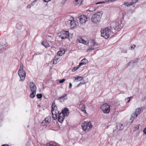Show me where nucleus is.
I'll use <instances>...</instances> for the list:
<instances>
[{
	"label": "nucleus",
	"mask_w": 146,
	"mask_h": 146,
	"mask_svg": "<svg viewBox=\"0 0 146 146\" xmlns=\"http://www.w3.org/2000/svg\"><path fill=\"white\" fill-rule=\"evenodd\" d=\"M103 14L102 12H99L92 15L91 19L94 23L97 24H99Z\"/></svg>",
	"instance_id": "f257e3e1"
},
{
	"label": "nucleus",
	"mask_w": 146,
	"mask_h": 146,
	"mask_svg": "<svg viewBox=\"0 0 146 146\" xmlns=\"http://www.w3.org/2000/svg\"><path fill=\"white\" fill-rule=\"evenodd\" d=\"M111 27H107L102 29L101 31V36L106 39H107L110 35L111 31Z\"/></svg>",
	"instance_id": "f03ea898"
},
{
	"label": "nucleus",
	"mask_w": 146,
	"mask_h": 146,
	"mask_svg": "<svg viewBox=\"0 0 146 146\" xmlns=\"http://www.w3.org/2000/svg\"><path fill=\"white\" fill-rule=\"evenodd\" d=\"M81 127L84 130H89L92 128V125L90 121H84L81 125Z\"/></svg>",
	"instance_id": "7ed1b4c3"
},
{
	"label": "nucleus",
	"mask_w": 146,
	"mask_h": 146,
	"mask_svg": "<svg viewBox=\"0 0 146 146\" xmlns=\"http://www.w3.org/2000/svg\"><path fill=\"white\" fill-rule=\"evenodd\" d=\"M101 109L104 113H108L110 111V106L107 104H103L101 106Z\"/></svg>",
	"instance_id": "20e7f679"
},
{
	"label": "nucleus",
	"mask_w": 146,
	"mask_h": 146,
	"mask_svg": "<svg viewBox=\"0 0 146 146\" xmlns=\"http://www.w3.org/2000/svg\"><path fill=\"white\" fill-rule=\"evenodd\" d=\"M92 46L90 48H88L87 50V52H90L92 50L94 49L95 48H97L99 46V45L94 40H92L91 42Z\"/></svg>",
	"instance_id": "39448f33"
},
{
	"label": "nucleus",
	"mask_w": 146,
	"mask_h": 146,
	"mask_svg": "<svg viewBox=\"0 0 146 146\" xmlns=\"http://www.w3.org/2000/svg\"><path fill=\"white\" fill-rule=\"evenodd\" d=\"M18 74L21 80L23 81L25 79L26 74L23 69H19L18 71Z\"/></svg>",
	"instance_id": "423d86ee"
},
{
	"label": "nucleus",
	"mask_w": 146,
	"mask_h": 146,
	"mask_svg": "<svg viewBox=\"0 0 146 146\" xmlns=\"http://www.w3.org/2000/svg\"><path fill=\"white\" fill-rule=\"evenodd\" d=\"M78 18L81 23H85L87 19V17L84 15H81L78 17Z\"/></svg>",
	"instance_id": "0eeeda50"
},
{
	"label": "nucleus",
	"mask_w": 146,
	"mask_h": 146,
	"mask_svg": "<svg viewBox=\"0 0 146 146\" xmlns=\"http://www.w3.org/2000/svg\"><path fill=\"white\" fill-rule=\"evenodd\" d=\"M141 111V109L140 108H137L136 109L135 112L132 115L131 119L133 121L135 118L136 117L138 114H139Z\"/></svg>",
	"instance_id": "6e6552de"
},
{
	"label": "nucleus",
	"mask_w": 146,
	"mask_h": 146,
	"mask_svg": "<svg viewBox=\"0 0 146 146\" xmlns=\"http://www.w3.org/2000/svg\"><path fill=\"white\" fill-rule=\"evenodd\" d=\"M60 37L62 39H64L69 37V33L68 31H64L61 32Z\"/></svg>",
	"instance_id": "1a4fd4ad"
},
{
	"label": "nucleus",
	"mask_w": 146,
	"mask_h": 146,
	"mask_svg": "<svg viewBox=\"0 0 146 146\" xmlns=\"http://www.w3.org/2000/svg\"><path fill=\"white\" fill-rule=\"evenodd\" d=\"M115 26L114 27L115 29H117V30L119 31L120 28L122 27L123 25L121 24V21H118L115 24Z\"/></svg>",
	"instance_id": "9d476101"
},
{
	"label": "nucleus",
	"mask_w": 146,
	"mask_h": 146,
	"mask_svg": "<svg viewBox=\"0 0 146 146\" xmlns=\"http://www.w3.org/2000/svg\"><path fill=\"white\" fill-rule=\"evenodd\" d=\"M29 85L30 88L31 92H36V88L35 83L33 82H31L30 83Z\"/></svg>",
	"instance_id": "9b49d317"
},
{
	"label": "nucleus",
	"mask_w": 146,
	"mask_h": 146,
	"mask_svg": "<svg viewBox=\"0 0 146 146\" xmlns=\"http://www.w3.org/2000/svg\"><path fill=\"white\" fill-rule=\"evenodd\" d=\"M67 95L66 94H65L60 97L58 99V100L60 102H62L67 100Z\"/></svg>",
	"instance_id": "f8f14e48"
},
{
	"label": "nucleus",
	"mask_w": 146,
	"mask_h": 146,
	"mask_svg": "<svg viewBox=\"0 0 146 146\" xmlns=\"http://www.w3.org/2000/svg\"><path fill=\"white\" fill-rule=\"evenodd\" d=\"M60 113L61 114H62L64 116H67L69 113L68 109L67 108H64L62 111V112Z\"/></svg>",
	"instance_id": "ddd939ff"
},
{
	"label": "nucleus",
	"mask_w": 146,
	"mask_h": 146,
	"mask_svg": "<svg viewBox=\"0 0 146 146\" xmlns=\"http://www.w3.org/2000/svg\"><path fill=\"white\" fill-rule=\"evenodd\" d=\"M52 113L53 114L54 113H56L57 110H56V105L54 102L53 103L52 105Z\"/></svg>",
	"instance_id": "4468645a"
},
{
	"label": "nucleus",
	"mask_w": 146,
	"mask_h": 146,
	"mask_svg": "<svg viewBox=\"0 0 146 146\" xmlns=\"http://www.w3.org/2000/svg\"><path fill=\"white\" fill-rule=\"evenodd\" d=\"M84 0H75L74 2L75 5L80 6L83 2Z\"/></svg>",
	"instance_id": "2eb2a0df"
},
{
	"label": "nucleus",
	"mask_w": 146,
	"mask_h": 146,
	"mask_svg": "<svg viewBox=\"0 0 146 146\" xmlns=\"http://www.w3.org/2000/svg\"><path fill=\"white\" fill-rule=\"evenodd\" d=\"M67 22L68 23L70 24V27L71 28H73L76 26V24L74 20H73V21L68 20L67 21Z\"/></svg>",
	"instance_id": "dca6fc26"
},
{
	"label": "nucleus",
	"mask_w": 146,
	"mask_h": 146,
	"mask_svg": "<svg viewBox=\"0 0 146 146\" xmlns=\"http://www.w3.org/2000/svg\"><path fill=\"white\" fill-rule=\"evenodd\" d=\"M64 117L65 116L63 115L62 114H61L60 113L58 117V121L60 123H62L64 118Z\"/></svg>",
	"instance_id": "f3484780"
},
{
	"label": "nucleus",
	"mask_w": 146,
	"mask_h": 146,
	"mask_svg": "<svg viewBox=\"0 0 146 146\" xmlns=\"http://www.w3.org/2000/svg\"><path fill=\"white\" fill-rule=\"evenodd\" d=\"M77 41L79 42L82 43L84 44L87 45L88 44V42L87 40H85L82 38H79L77 39Z\"/></svg>",
	"instance_id": "a211bd4d"
},
{
	"label": "nucleus",
	"mask_w": 146,
	"mask_h": 146,
	"mask_svg": "<svg viewBox=\"0 0 146 146\" xmlns=\"http://www.w3.org/2000/svg\"><path fill=\"white\" fill-rule=\"evenodd\" d=\"M88 62V60L84 58L81 60V62L79 63V66H80L82 65L86 64Z\"/></svg>",
	"instance_id": "6ab92c4d"
},
{
	"label": "nucleus",
	"mask_w": 146,
	"mask_h": 146,
	"mask_svg": "<svg viewBox=\"0 0 146 146\" xmlns=\"http://www.w3.org/2000/svg\"><path fill=\"white\" fill-rule=\"evenodd\" d=\"M42 44L46 48H47L50 46L47 40L43 41L42 43Z\"/></svg>",
	"instance_id": "aec40b11"
},
{
	"label": "nucleus",
	"mask_w": 146,
	"mask_h": 146,
	"mask_svg": "<svg viewBox=\"0 0 146 146\" xmlns=\"http://www.w3.org/2000/svg\"><path fill=\"white\" fill-rule=\"evenodd\" d=\"M50 117L46 118L45 119L42 121V123H45V125L48 124L50 121Z\"/></svg>",
	"instance_id": "412c9836"
},
{
	"label": "nucleus",
	"mask_w": 146,
	"mask_h": 146,
	"mask_svg": "<svg viewBox=\"0 0 146 146\" xmlns=\"http://www.w3.org/2000/svg\"><path fill=\"white\" fill-rule=\"evenodd\" d=\"M117 129L119 130H122L124 128V126L121 123L118 124L117 125Z\"/></svg>",
	"instance_id": "4be33fe9"
},
{
	"label": "nucleus",
	"mask_w": 146,
	"mask_h": 146,
	"mask_svg": "<svg viewBox=\"0 0 146 146\" xmlns=\"http://www.w3.org/2000/svg\"><path fill=\"white\" fill-rule=\"evenodd\" d=\"M7 48V46L5 44H0V50L6 49Z\"/></svg>",
	"instance_id": "5701e85b"
},
{
	"label": "nucleus",
	"mask_w": 146,
	"mask_h": 146,
	"mask_svg": "<svg viewBox=\"0 0 146 146\" xmlns=\"http://www.w3.org/2000/svg\"><path fill=\"white\" fill-rule=\"evenodd\" d=\"M65 52V50L63 49L62 50H60L57 52V54L59 56H61L64 54Z\"/></svg>",
	"instance_id": "b1692460"
},
{
	"label": "nucleus",
	"mask_w": 146,
	"mask_h": 146,
	"mask_svg": "<svg viewBox=\"0 0 146 146\" xmlns=\"http://www.w3.org/2000/svg\"><path fill=\"white\" fill-rule=\"evenodd\" d=\"M79 107L81 108V111L84 112L86 113V111L85 109V106L84 105L81 104L79 106Z\"/></svg>",
	"instance_id": "393cba45"
},
{
	"label": "nucleus",
	"mask_w": 146,
	"mask_h": 146,
	"mask_svg": "<svg viewBox=\"0 0 146 146\" xmlns=\"http://www.w3.org/2000/svg\"><path fill=\"white\" fill-rule=\"evenodd\" d=\"M46 146H59L58 145H54L52 142H50L49 143H48L46 144Z\"/></svg>",
	"instance_id": "a878e982"
},
{
	"label": "nucleus",
	"mask_w": 146,
	"mask_h": 146,
	"mask_svg": "<svg viewBox=\"0 0 146 146\" xmlns=\"http://www.w3.org/2000/svg\"><path fill=\"white\" fill-rule=\"evenodd\" d=\"M74 78L75 79V80H78V81H80L82 80V77L81 76H78L76 78L75 77Z\"/></svg>",
	"instance_id": "bb28decb"
},
{
	"label": "nucleus",
	"mask_w": 146,
	"mask_h": 146,
	"mask_svg": "<svg viewBox=\"0 0 146 146\" xmlns=\"http://www.w3.org/2000/svg\"><path fill=\"white\" fill-rule=\"evenodd\" d=\"M36 94V92H32V93L30 95V97L31 98H33L35 97Z\"/></svg>",
	"instance_id": "cd10ccee"
},
{
	"label": "nucleus",
	"mask_w": 146,
	"mask_h": 146,
	"mask_svg": "<svg viewBox=\"0 0 146 146\" xmlns=\"http://www.w3.org/2000/svg\"><path fill=\"white\" fill-rule=\"evenodd\" d=\"M58 112V111H56V113H54V114H52V117L55 120L57 118V115Z\"/></svg>",
	"instance_id": "c85d7f7f"
},
{
	"label": "nucleus",
	"mask_w": 146,
	"mask_h": 146,
	"mask_svg": "<svg viewBox=\"0 0 146 146\" xmlns=\"http://www.w3.org/2000/svg\"><path fill=\"white\" fill-rule=\"evenodd\" d=\"M123 5H125L128 7H129L132 5L131 3H129L127 2H125L124 3Z\"/></svg>",
	"instance_id": "c756f323"
},
{
	"label": "nucleus",
	"mask_w": 146,
	"mask_h": 146,
	"mask_svg": "<svg viewBox=\"0 0 146 146\" xmlns=\"http://www.w3.org/2000/svg\"><path fill=\"white\" fill-rule=\"evenodd\" d=\"M80 66H79V65L76 67H74L72 69V71L73 72H75V71H76L77 70H78L79 68L80 67Z\"/></svg>",
	"instance_id": "7c9ffc66"
},
{
	"label": "nucleus",
	"mask_w": 146,
	"mask_h": 146,
	"mask_svg": "<svg viewBox=\"0 0 146 146\" xmlns=\"http://www.w3.org/2000/svg\"><path fill=\"white\" fill-rule=\"evenodd\" d=\"M138 1V0H132L131 2L130 3H131L132 5L134 3H137Z\"/></svg>",
	"instance_id": "2f4dec72"
},
{
	"label": "nucleus",
	"mask_w": 146,
	"mask_h": 146,
	"mask_svg": "<svg viewBox=\"0 0 146 146\" xmlns=\"http://www.w3.org/2000/svg\"><path fill=\"white\" fill-rule=\"evenodd\" d=\"M36 96L38 99H40L42 97V95L41 94H38L36 95Z\"/></svg>",
	"instance_id": "473e14b6"
},
{
	"label": "nucleus",
	"mask_w": 146,
	"mask_h": 146,
	"mask_svg": "<svg viewBox=\"0 0 146 146\" xmlns=\"http://www.w3.org/2000/svg\"><path fill=\"white\" fill-rule=\"evenodd\" d=\"M125 101L126 102L128 103L129 102L130 100V97H128L126 99H125Z\"/></svg>",
	"instance_id": "72a5a7b5"
},
{
	"label": "nucleus",
	"mask_w": 146,
	"mask_h": 146,
	"mask_svg": "<svg viewBox=\"0 0 146 146\" xmlns=\"http://www.w3.org/2000/svg\"><path fill=\"white\" fill-rule=\"evenodd\" d=\"M65 80V79H62L61 80L59 81V82L60 83H62L63 82H64Z\"/></svg>",
	"instance_id": "f704fd0d"
},
{
	"label": "nucleus",
	"mask_w": 146,
	"mask_h": 146,
	"mask_svg": "<svg viewBox=\"0 0 146 146\" xmlns=\"http://www.w3.org/2000/svg\"><path fill=\"white\" fill-rule=\"evenodd\" d=\"M58 59L56 58L55 60H54L53 62V64H56L57 63V61Z\"/></svg>",
	"instance_id": "c9c22d12"
},
{
	"label": "nucleus",
	"mask_w": 146,
	"mask_h": 146,
	"mask_svg": "<svg viewBox=\"0 0 146 146\" xmlns=\"http://www.w3.org/2000/svg\"><path fill=\"white\" fill-rule=\"evenodd\" d=\"M19 69H21V70H23V64L22 63H21L20 64V68Z\"/></svg>",
	"instance_id": "e433bc0d"
},
{
	"label": "nucleus",
	"mask_w": 146,
	"mask_h": 146,
	"mask_svg": "<svg viewBox=\"0 0 146 146\" xmlns=\"http://www.w3.org/2000/svg\"><path fill=\"white\" fill-rule=\"evenodd\" d=\"M84 84V83H82V82H80L79 84H78V85L77 86V87H79L81 85Z\"/></svg>",
	"instance_id": "4c0bfd02"
},
{
	"label": "nucleus",
	"mask_w": 146,
	"mask_h": 146,
	"mask_svg": "<svg viewBox=\"0 0 146 146\" xmlns=\"http://www.w3.org/2000/svg\"><path fill=\"white\" fill-rule=\"evenodd\" d=\"M67 1V0H62L61 2V4H64Z\"/></svg>",
	"instance_id": "58836bf2"
},
{
	"label": "nucleus",
	"mask_w": 146,
	"mask_h": 146,
	"mask_svg": "<svg viewBox=\"0 0 146 146\" xmlns=\"http://www.w3.org/2000/svg\"><path fill=\"white\" fill-rule=\"evenodd\" d=\"M104 3V1H101V2H97V3H96V5H97V4H102V3Z\"/></svg>",
	"instance_id": "ea45409f"
},
{
	"label": "nucleus",
	"mask_w": 146,
	"mask_h": 146,
	"mask_svg": "<svg viewBox=\"0 0 146 146\" xmlns=\"http://www.w3.org/2000/svg\"><path fill=\"white\" fill-rule=\"evenodd\" d=\"M135 45H133L131 46V49H134L135 48Z\"/></svg>",
	"instance_id": "a19ab883"
},
{
	"label": "nucleus",
	"mask_w": 146,
	"mask_h": 146,
	"mask_svg": "<svg viewBox=\"0 0 146 146\" xmlns=\"http://www.w3.org/2000/svg\"><path fill=\"white\" fill-rule=\"evenodd\" d=\"M143 133L144 134H146V127L143 130Z\"/></svg>",
	"instance_id": "79ce46f5"
},
{
	"label": "nucleus",
	"mask_w": 146,
	"mask_h": 146,
	"mask_svg": "<svg viewBox=\"0 0 146 146\" xmlns=\"http://www.w3.org/2000/svg\"><path fill=\"white\" fill-rule=\"evenodd\" d=\"M72 84L71 83H70L69 84V88L71 89L72 88Z\"/></svg>",
	"instance_id": "37998d69"
},
{
	"label": "nucleus",
	"mask_w": 146,
	"mask_h": 146,
	"mask_svg": "<svg viewBox=\"0 0 146 146\" xmlns=\"http://www.w3.org/2000/svg\"><path fill=\"white\" fill-rule=\"evenodd\" d=\"M116 0H108V2H113L114 1H115Z\"/></svg>",
	"instance_id": "c03bdc74"
},
{
	"label": "nucleus",
	"mask_w": 146,
	"mask_h": 146,
	"mask_svg": "<svg viewBox=\"0 0 146 146\" xmlns=\"http://www.w3.org/2000/svg\"><path fill=\"white\" fill-rule=\"evenodd\" d=\"M44 1L46 2H47L49 1H50V0H43Z\"/></svg>",
	"instance_id": "a18cd8bd"
},
{
	"label": "nucleus",
	"mask_w": 146,
	"mask_h": 146,
	"mask_svg": "<svg viewBox=\"0 0 146 146\" xmlns=\"http://www.w3.org/2000/svg\"><path fill=\"white\" fill-rule=\"evenodd\" d=\"M1 146H9L7 144H3L1 145Z\"/></svg>",
	"instance_id": "49530a36"
},
{
	"label": "nucleus",
	"mask_w": 146,
	"mask_h": 146,
	"mask_svg": "<svg viewBox=\"0 0 146 146\" xmlns=\"http://www.w3.org/2000/svg\"><path fill=\"white\" fill-rule=\"evenodd\" d=\"M39 54V53H38V52H37V53H35V54H34L33 55V56H34L35 55H38Z\"/></svg>",
	"instance_id": "de8ad7c7"
},
{
	"label": "nucleus",
	"mask_w": 146,
	"mask_h": 146,
	"mask_svg": "<svg viewBox=\"0 0 146 146\" xmlns=\"http://www.w3.org/2000/svg\"><path fill=\"white\" fill-rule=\"evenodd\" d=\"M136 62V61H131L130 62V63H133V62H134V63H135Z\"/></svg>",
	"instance_id": "09e8293b"
},
{
	"label": "nucleus",
	"mask_w": 146,
	"mask_h": 146,
	"mask_svg": "<svg viewBox=\"0 0 146 146\" xmlns=\"http://www.w3.org/2000/svg\"><path fill=\"white\" fill-rule=\"evenodd\" d=\"M37 0H35L34 1H33V3H32V4H33V3H34L35 2H36V1Z\"/></svg>",
	"instance_id": "8fccbe9b"
},
{
	"label": "nucleus",
	"mask_w": 146,
	"mask_h": 146,
	"mask_svg": "<svg viewBox=\"0 0 146 146\" xmlns=\"http://www.w3.org/2000/svg\"><path fill=\"white\" fill-rule=\"evenodd\" d=\"M115 131V130L113 129V132H114Z\"/></svg>",
	"instance_id": "3c124183"
},
{
	"label": "nucleus",
	"mask_w": 146,
	"mask_h": 146,
	"mask_svg": "<svg viewBox=\"0 0 146 146\" xmlns=\"http://www.w3.org/2000/svg\"><path fill=\"white\" fill-rule=\"evenodd\" d=\"M96 10V8H95V9H94V10L95 11V10Z\"/></svg>",
	"instance_id": "603ef678"
}]
</instances>
